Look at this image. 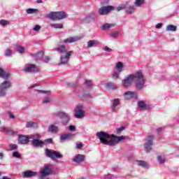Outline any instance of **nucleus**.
I'll return each instance as SVG.
<instances>
[{
  "label": "nucleus",
  "mask_w": 179,
  "mask_h": 179,
  "mask_svg": "<svg viewBox=\"0 0 179 179\" xmlns=\"http://www.w3.org/2000/svg\"><path fill=\"white\" fill-rule=\"evenodd\" d=\"M72 54H73V51H69L66 52L65 55H62L60 57V64L62 65H66V64H68V61H69V58H71V55H72Z\"/></svg>",
  "instance_id": "9b49d317"
},
{
  "label": "nucleus",
  "mask_w": 179,
  "mask_h": 179,
  "mask_svg": "<svg viewBox=\"0 0 179 179\" xmlns=\"http://www.w3.org/2000/svg\"><path fill=\"white\" fill-rule=\"evenodd\" d=\"M50 27L53 29H64V24H50Z\"/></svg>",
  "instance_id": "2f4dec72"
},
{
  "label": "nucleus",
  "mask_w": 179,
  "mask_h": 179,
  "mask_svg": "<svg viewBox=\"0 0 179 179\" xmlns=\"http://www.w3.org/2000/svg\"><path fill=\"white\" fill-rule=\"evenodd\" d=\"M111 110L113 113H117V106H120V99H115L112 101Z\"/></svg>",
  "instance_id": "aec40b11"
},
{
  "label": "nucleus",
  "mask_w": 179,
  "mask_h": 179,
  "mask_svg": "<svg viewBox=\"0 0 179 179\" xmlns=\"http://www.w3.org/2000/svg\"><path fill=\"white\" fill-rule=\"evenodd\" d=\"M85 86H92V81L85 80Z\"/></svg>",
  "instance_id": "09e8293b"
},
{
  "label": "nucleus",
  "mask_w": 179,
  "mask_h": 179,
  "mask_svg": "<svg viewBox=\"0 0 179 179\" xmlns=\"http://www.w3.org/2000/svg\"><path fill=\"white\" fill-rule=\"evenodd\" d=\"M10 76V72H9V70L3 71L0 68V78H2V79H9Z\"/></svg>",
  "instance_id": "f3484780"
},
{
  "label": "nucleus",
  "mask_w": 179,
  "mask_h": 179,
  "mask_svg": "<svg viewBox=\"0 0 179 179\" xmlns=\"http://www.w3.org/2000/svg\"><path fill=\"white\" fill-rule=\"evenodd\" d=\"M96 136H98L102 145H106L107 146H115L117 142H121V141L125 139V137L123 136H117L114 134L110 135L104 131L97 132Z\"/></svg>",
  "instance_id": "f03ea898"
},
{
  "label": "nucleus",
  "mask_w": 179,
  "mask_h": 179,
  "mask_svg": "<svg viewBox=\"0 0 179 179\" xmlns=\"http://www.w3.org/2000/svg\"><path fill=\"white\" fill-rule=\"evenodd\" d=\"M12 86L9 79H5V80L0 84V96H5L6 94V90L10 89Z\"/></svg>",
  "instance_id": "423d86ee"
},
{
  "label": "nucleus",
  "mask_w": 179,
  "mask_h": 179,
  "mask_svg": "<svg viewBox=\"0 0 179 179\" xmlns=\"http://www.w3.org/2000/svg\"><path fill=\"white\" fill-rule=\"evenodd\" d=\"M27 128H37V123L34 122H26Z\"/></svg>",
  "instance_id": "cd10ccee"
},
{
  "label": "nucleus",
  "mask_w": 179,
  "mask_h": 179,
  "mask_svg": "<svg viewBox=\"0 0 179 179\" xmlns=\"http://www.w3.org/2000/svg\"><path fill=\"white\" fill-rule=\"evenodd\" d=\"M104 50H105L106 52H110V51H111V49H110V48H108V47H107V46L105 47Z\"/></svg>",
  "instance_id": "052dcab7"
},
{
  "label": "nucleus",
  "mask_w": 179,
  "mask_h": 179,
  "mask_svg": "<svg viewBox=\"0 0 179 179\" xmlns=\"http://www.w3.org/2000/svg\"><path fill=\"white\" fill-rule=\"evenodd\" d=\"M157 160L161 164L164 163V159H163L160 155L157 157Z\"/></svg>",
  "instance_id": "49530a36"
},
{
  "label": "nucleus",
  "mask_w": 179,
  "mask_h": 179,
  "mask_svg": "<svg viewBox=\"0 0 179 179\" xmlns=\"http://www.w3.org/2000/svg\"><path fill=\"white\" fill-rule=\"evenodd\" d=\"M126 12H127V13H130V15H132V13H134V7L129 6V8H128V10H126Z\"/></svg>",
  "instance_id": "a19ab883"
},
{
  "label": "nucleus",
  "mask_w": 179,
  "mask_h": 179,
  "mask_svg": "<svg viewBox=\"0 0 179 179\" xmlns=\"http://www.w3.org/2000/svg\"><path fill=\"white\" fill-rule=\"evenodd\" d=\"M166 30L167 31H176L177 30V26H174L172 24L167 25L166 27Z\"/></svg>",
  "instance_id": "c85d7f7f"
},
{
  "label": "nucleus",
  "mask_w": 179,
  "mask_h": 179,
  "mask_svg": "<svg viewBox=\"0 0 179 179\" xmlns=\"http://www.w3.org/2000/svg\"><path fill=\"white\" fill-rule=\"evenodd\" d=\"M125 5H122L117 8V12H120V10H123V9H125Z\"/></svg>",
  "instance_id": "a18cd8bd"
},
{
  "label": "nucleus",
  "mask_w": 179,
  "mask_h": 179,
  "mask_svg": "<svg viewBox=\"0 0 179 179\" xmlns=\"http://www.w3.org/2000/svg\"><path fill=\"white\" fill-rule=\"evenodd\" d=\"M3 131H4V132H6L7 134H8V135H13L15 134H17V131H13V130L10 129V128H9V127H4L3 129Z\"/></svg>",
  "instance_id": "393cba45"
},
{
  "label": "nucleus",
  "mask_w": 179,
  "mask_h": 179,
  "mask_svg": "<svg viewBox=\"0 0 179 179\" xmlns=\"http://www.w3.org/2000/svg\"><path fill=\"white\" fill-rule=\"evenodd\" d=\"M52 173V169L50 167V165H46L43 167V170L41 171V175L39 179H48L45 177L46 176H50Z\"/></svg>",
  "instance_id": "6e6552de"
},
{
  "label": "nucleus",
  "mask_w": 179,
  "mask_h": 179,
  "mask_svg": "<svg viewBox=\"0 0 179 179\" xmlns=\"http://www.w3.org/2000/svg\"><path fill=\"white\" fill-rule=\"evenodd\" d=\"M50 57H48V56H46L45 57V62H50Z\"/></svg>",
  "instance_id": "bf43d9fd"
},
{
  "label": "nucleus",
  "mask_w": 179,
  "mask_h": 179,
  "mask_svg": "<svg viewBox=\"0 0 179 179\" xmlns=\"http://www.w3.org/2000/svg\"><path fill=\"white\" fill-rule=\"evenodd\" d=\"M83 38V35H80L73 37H69L64 39V43H76V41H79V40H82Z\"/></svg>",
  "instance_id": "dca6fc26"
},
{
  "label": "nucleus",
  "mask_w": 179,
  "mask_h": 179,
  "mask_svg": "<svg viewBox=\"0 0 179 179\" xmlns=\"http://www.w3.org/2000/svg\"><path fill=\"white\" fill-rule=\"evenodd\" d=\"M45 153L47 157H50L53 162H56L57 163L58 160L57 159H62V155L61 153L56 151H51L48 148L45 150Z\"/></svg>",
  "instance_id": "39448f33"
},
{
  "label": "nucleus",
  "mask_w": 179,
  "mask_h": 179,
  "mask_svg": "<svg viewBox=\"0 0 179 179\" xmlns=\"http://www.w3.org/2000/svg\"><path fill=\"white\" fill-rule=\"evenodd\" d=\"M0 159H3V154L2 152H0Z\"/></svg>",
  "instance_id": "680f3d73"
},
{
  "label": "nucleus",
  "mask_w": 179,
  "mask_h": 179,
  "mask_svg": "<svg viewBox=\"0 0 179 179\" xmlns=\"http://www.w3.org/2000/svg\"><path fill=\"white\" fill-rule=\"evenodd\" d=\"M43 103L44 104H47V103H50V98H47L45 99H43Z\"/></svg>",
  "instance_id": "6e6d98bb"
},
{
  "label": "nucleus",
  "mask_w": 179,
  "mask_h": 179,
  "mask_svg": "<svg viewBox=\"0 0 179 179\" xmlns=\"http://www.w3.org/2000/svg\"><path fill=\"white\" fill-rule=\"evenodd\" d=\"M76 148L77 149H82L83 148V143H77Z\"/></svg>",
  "instance_id": "8fccbe9b"
},
{
  "label": "nucleus",
  "mask_w": 179,
  "mask_h": 179,
  "mask_svg": "<svg viewBox=\"0 0 179 179\" xmlns=\"http://www.w3.org/2000/svg\"><path fill=\"white\" fill-rule=\"evenodd\" d=\"M134 3L136 6H141V5H143V3H145V0H136Z\"/></svg>",
  "instance_id": "72a5a7b5"
},
{
  "label": "nucleus",
  "mask_w": 179,
  "mask_h": 179,
  "mask_svg": "<svg viewBox=\"0 0 179 179\" xmlns=\"http://www.w3.org/2000/svg\"><path fill=\"white\" fill-rule=\"evenodd\" d=\"M44 145H50L52 143V138H46L43 141Z\"/></svg>",
  "instance_id": "e433bc0d"
},
{
  "label": "nucleus",
  "mask_w": 179,
  "mask_h": 179,
  "mask_svg": "<svg viewBox=\"0 0 179 179\" xmlns=\"http://www.w3.org/2000/svg\"><path fill=\"white\" fill-rule=\"evenodd\" d=\"M125 100H131L134 97L136 96V92L128 91L126 92L124 94Z\"/></svg>",
  "instance_id": "6ab92c4d"
},
{
  "label": "nucleus",
  "mask_w": 179,
  "mask_h": 179,
  "mask_svg": "<svg viewBox=\"0 0 179 179\" xmlns=\"http://www.w3.org/2000/svg\"><path fill=\"white\" fill-rule=\"evenodd\" d=\"M17 52H20L21 54L24 52V48L19 46L17 49Z\"/></svg>",
  "instance_id": "c03bdc74"
},
{
  "label": "nucleus",
  "mask_w": 179,
  "mask_h": 179,
  "mask_svg": "<svg viewBox=\"0 0 179 179\" xmlns=\"http://www.w3.org/2000/svg\"><path fill=\"white\" fill-rule=\"evenodd\" d=\"M12 55V49L8 48L5 52L6 57H10Z\"/></svg>",
  "instance_id": "c9c22d12"
},
{
  "label": "nucleus",
  "mask_w": 179,
  "mask_h": 179,
  "mask_svg": "<svg viewBox=\"0 0 179 179\" xmlns=\"http://www.w3.org/2000/svg\"><path fill=\"white\" fill-rule=\"evenodd\" d=\"M41 29V27L40 25H36L35 27L34 28V30L35 31H38Z\"/></svg>",
  "instance_id": "603ef678"
},
{
  "label": "nucleus",
  "mask_w": 179,
  "mask_h": 179,
  "mask_svg": "<svg viewBox=\"0 0 179 179\" xmlns=\"http://www.w3.org/2000/svg\"><path fill=\"white\" fill-rule=\"evenodd\" d=\"M73 160L75 162V163H83V162L85 161V155L78 154L75 156Z\"/></svg>",
  "instance_id": "412c9836"
},
{
  "label": "nucleus",
  "mask_w": 179,
  "mask_h": 179,
  "mask_svg": "<svg viewBox=\"0 0 179 179\" xmlns=\"http://www.w3.org/2000/svg\"><path fill=\"white\" fill-rule=\"evenodd\" d=\"M0 24H1V26H6V24H9V21L6 20H1Z\"/></svg>",
  "instance_id": "4c0bfd02"
},
{
  "label": "nucleus",
  "mask_w": 179,
  "mask_h": 179,
  "mask_svg": "<svg viewBox=\"0 0 179 179\" xmlns=\"http://www.w3.org/2000/svg\"><path fill=\"white\" fill-rule=\"evenodd\" d=\"M133 82H134L136 89L138 90H142L143 89V86H145V78L141 71H136L133 74L127 76L122 81V86L124 87H129Z\"/></svg>",
  "instance_id": "f257e3e1"
},
{
  "label": "nucleus",
  "mask_w": 179,
  "mask_h": 179,
  "mask_svg": "<svg viewBox=\"0 0 179 179\" xmlns=\"http://www.w3.org/2000/svg\"><path fill=\"white\" fill-rule=\"evenodd\" d=\"M0 176H1V172H0Z\"/></svg>",
  "instance_id": "338daca9"
},
{
  "label": "nucleus",
  "mask_w": 179,
  "mask_h": 179,
  "mask_svg": "<svg viewBox=\"0 0 179 179\" xmlns=\"http://www.w3.org/2000/svg\"><path fill=\"white\" fill-rule=\"evenodd\" d=\"M99 45V42L96 40L89 41L87 43V48H92V47H97Z\"/></svg>",
  "instance_id": "5701e85b"
},
{
  "label": "nucleus",
  "mask_w": 179,
  "mask_h": 179,
  "mask_svg": "<svg viewBox=\"0 0 179 179\" xmlns=\"http://www.w3.org/2000/svg\"><path fill=\"white\" fill-rule=\"evenodd\" d=\"M73 138V134L72 133H67L65 134H62L60 136L61 141H69Z\"/></svg>",
  "instance_id": "4be33fe9"
},
{
  "label": "nucleus",
  "mask_w": 179,
  "mask_h": 179,
  "mask_svg": "<svg viewBox=\"0 0 179 179\" xmlns=\"http://www.w3.org/2000/svg\"><path fill=\"white\" fill-rule=\"evenodd\" d=\"M81 179H84V178H81Z\"/></svg>",
  "instance_id": "774afa93"
},
{
  "label": "nucleus",
  "mask_w": 179,
  "mask_h": 179,
  "mask_svg": "<svg viewBox=\"0 0 179 179\" xmlns=\"http://www.w3.org/2000/svg\"><path fill=\"white\" fill-rule=\"evenodd\" d=\"M57 52H66V48L64 45H61L57 48Z\"/></svg>",
  "instance_id": "7c9ffc66"
},
{
  "label": "nucleus",
  "mask_w": 179,
  "mask_h": 179,
  "mask_svg": "<svg viewBox=\"0 0 179 179\" xmlns=\"http://www.w3.org/2000/svg\"><path fill=\"white\" fill-rule=\"evenodd\" d=\"M22 176L24 178H30L31 177H36V176H37V172L26 171L23 172Z\"/></svg>",
  "instance_id": "a211bd4d"
},
{
  "label": "nucleus",
  "mask_w": 179,
  "mask_h": 179,
  "mask_svg": "<svg viewBox=\"0 0 179 179\" xmlns=\"http://www.w3.org/2000/svg\"><path fill=\"white\" fill-rule=\"evenodd\" d=\"M74 117H76V118H83V117H85V110H83V106L80 103H78L74 109Z\"/></svg>",
  "instance_id": "0eeeda50"
},
{
  "label": "nucleus",
  "mask_w": 179,
  "mask_h": 179,
  "mask_svg": "<svg viewBox=\"0 0 179 179\" xmlns=\"http://www.w3.org/2000/svg\"><path fill=\"white\" fill-rule=\"evenodd\" d=\"M9 148L10 150H16V149H17V145L16 144H10Z\"/></svg>",
  "instance_id": "58836bf2"
},
{
  "label": "nucleus",
  "mask_w": 179,
  "mask_h": 179,
  "mask_svg": "<svg viewBox=\"0 0 179 179\" xmlns=\"http://www.w3.org/2000/svg\"><path fill=\"white\" fill-rule=\"evenodd\" d=\"M36 86H37V84H34L33 85L31 86V89H34V87H36Z\"/></svg>",
  "instance_id": "0e129e2a"
},
{
  "label": "nucleus",
  "mask_w": 179,
  "mask_h": 179,
  "mask_svg": "<svg viewBox=\"0 0 179 179\" xmlns=\"http://www.w3.org/2000/svg\"><path fill=\"white\" fill-rule=\"evenodd\" d=\"M110 27H112L111 24L106 23L103 25L102 30H108Z\"/></svg>",
  "instance_id": "f704fd0d"
},
{
  "label": "nucleus",
  "mask_w": 179,
  "mask_h": 179,
  "mask_svg": "<svg viewBox=\"0 0 179 179\" xmlns=\"http://www.w3.org/2000/svg\"><path fill=\"white\" fill-rule=\"evenodd\" d=\"M153 139H155V136L151 135L148 136V141L144 145V148L146 149L148 153L152 150V146L153 145Z\"/></svg>",
  "instance_id": "f8f14e48"
},
{
  "label": "nucleus",
  "mask_w": 179,
  "mask_h": 179,
  "mask_svg": "<svg viewBox=\"0 0 179 179\" xmlns=\"http://www.w3.org/2000/svg\"><path fill=\"white\" fill-rule=\"evenodd\" d=\"M138 166L143 167V169H149V165L146 162L144 161H137Z\"/></svg>",
  "instance_id": "a878e982"
},
{
  "label": "nucleus",
  "mask_w": 179,
  "mask_h": 179,
  "mask_svg": "<svg viewBox=\"0 0 179 179\" xmlns=\"http://www.w3.org/2000/svg\"><path fill=\"white\" fill-rule=\"evenodd\" d=\"M55 117H59L62 120L63 125H66L69 122L71 118L65 112H57L55 113Z\"/></svg>",
  "instance_id": "1a4fd4ad"
},
{
  "label": "nucleus",
  "mask_w": 179,
  "mask_h": 179,
  "mask_svg": "<svg viewBox=\"0 0 179 179\" xmlns=\"http://www.w3.org/2000/svg\"><path fill=\"white\" fill-rule=\"evenodd\" d=\"M37 3H43V0H37Z\"/></svg>",
  "instance_id": "e2e57ef3"
},
{
  "label": "nucleus",
  "mask_w": 179,
  "mask_h": 179,
  "mask_svg": "<svg viewBox=\"0 0 179 179\" xmlns=\"http://www.w3.org/2000/svg\"><path fill=\"white\" fill-rule=\"evenodd\" d=\"M112 78L115 79V78H120V74L118 73H115L113 74Z\"/></svg>",
  "instance_id": "864d4df0"
},
{
  "label": "nucleus",
  "mask_w": 179,
  "mask_h": 179,
  "mask_svg": "<svg viewBox=\"0 0 179 179\" xmlns=\"http://www.w3.org/2000/svg\"><path fill=\"white\" fill-rule=\"evenodd\" d=\"M116 69L118 72H122V68H124V64L121 62H118L115 66Z\"/></svg>",
  "instance_id": "c756f323"
},
{
  "label": "nucleus",
  "mask_w": 179,
  "mask_h": 179,
  "mask_svg": "<svg viewBox=\"0 0 179 179\" xmlns=\"http://www.w3.org/2000/svg\"><path fill=\"white\" fill-rule=\"evenodd\" d=\"M113 10H115V7L113 6H107L101 7L99 9L98 13L99 15H108L110 12H113Z\"/></svg>",
  "instance_id": "9d476101"
},
{
  "label": "nucleus",
  "mask_w": 179,
  "mask_h": 179,
  "mask_svg": "<svg viewBox=\"0 0 179 179\" xmlns=\"http://www.w3.org/2000/svg\"><path fill=\"white\" fill-rule=\"evenodd\" d=\"M124 128L123 127H119L116 129L117 134H120V132H122L124 131Z\"/></svg>",
  "instance_id": "de8ad7c7"
},
{
  "label": "nucleus",
  "mask_w": 179,
  "mask_h": 179,
  "mask_svg": "<svg viewBox=\"0 0 179 179\" xmlns=\"http://www.w3.org/2000/svg\"><path fill=\"white\" fill-rule=\"evenodd\" d=\"M48 131L51 132L52 134H55V133L58 132V127H57L54 124H51L49 127Z\"/></svg>",
  "instance_id": "b1692460"
},
{
  "label": "nucleus",
  "mask_w": 179,
  "mask_h": 179,
  "mask_svg": "<svg viewBox=\"0 0 179 179\" xmlns=\"http://www.w3.org/2000/svg\"><path fill=\"white\" fill-rule=\"evenodd\" d=\"M23 71L27 73H37L40 71V69L36 64H29L28 66L24 68Z\"/></svg>",
  "instance_id": "ddd939ff"
},
{
  "label": "nucleus",
  "mask_w": 179,
  "mask_h": 179,
  "mask_svg": "<svg viewBox=\"0 0 179 179\" xmlns=\"http://www.w3.org/2000/svg\"><path fill=\"white\" fill-rule=\"evenodd\" d=\"M30 136H24V135H20L19 138H18V143L20 145H27L29 142H30Z\"/></svg>",
  "instance_id": "4468645a"
},
{
  "label": "nucleus",
  "mask_w": 179,
  "mask_h": 179,
  "mask_svg": "<svg viewBox=\"0 0 179 179\" xmlns=\"http://www.w3.org/2000/svg\"><path fill=\"white\" fill-rule=\"evenodd\" d=\"M29 138L32 139L31 145L34 148H43L44 146V141L41 140V135L38 133H34L29 135Z\"/></svg>",
  "instance_id": "7ed1b4c3"
},
{
  "label": "nucleus",
  "mask_w": 179,
  "mask_h": 179,
  "mask_svg": "<svg viewBox=\"0 0 179 179\" xmlns=\"http://www.w3.org/2000/svg\"><path fill=\"white\" fill-rule=\"evenodd\" d=\"M157 132H162V128L157 129Z\"/></svg>",
  "instance_id": "69168bd1"
},
{
  "label": "nucleus",
  "mask_w": 179,
  "mask_h": 179,
  "mask_svg": "<svg viewBox=\"0 0 179 179\" xmlns=\"http://www.w3.org/2000/svg\"><path fill=\"white\" fill-rule=\"evenodd\" d=\"M13 157H15L16 159H20V157H22L20 154H19V152H13Z\"/></svg>",
  "instance_id": "ea45409f"
},
{
  "label": "nucleus",
  "mask_w": 179,
  "mask_h": 179,
  "mask_svg": "<svg viewBox=\"0 0 179 179\" xmlns=\"http://www.w3.org/2000/svg\"><path fill=\"white\" fill-rule=\"evenodd\" d=\"M137 104L138 106V108H140V110H142V111H145L146 110L150 109V106L146 103V101H138Z\"/></svg>",
  "instance_id": "2eb2a0df"
},
{
  "label": "nucleus",
  "mask_w": 179,
  "mask_h": 179,
  "mask_svg": "<svg viewBox=\"0 0 179 179\" xmlns=\"http://www.w3.org/2000/svg\"><path fill=\"white\" fill-rule=\"evenodd\" d=\"M38 93H43V94H48V93H51V91L48 90V91H44V90H36Z\"/></svg>",
  "instance_id": "79ce46f5"
},
{
  "label": "nucleus",
  "mask_w": 179,
  "mask_h": 179,
  "mask_svg": "<svg viewBox=\"0 0 179 179\" xmlns=\"http://www.w3.org/2000/svg\"><path fill=\"white\" fill-rule=\"evenodd\" d=\"M162 26H163V24H162V23H158V24L156 25V29H162Z\"/></svg>",
  "instance_id": "13d9d810"
},
{
  "label": "nucleus",
  "mask_w": 179,
  "mask_h": 179,
  "mask_svg": "<svg viewBox=\"0 0 179 179\" xmlns=\"http://www.w3.org/2000/svg\"><path fill=\"white\" fill-rule=\"evenodd\" d=\"M34 57L36 61H40V59H43V57H44V52L40 51L36 55H34Z\"/></svg>",
  "instance_id": "bb28decb"
},
{
  "label": "nucleus",
  "mask_w": 179,
  "mask_h": 179,
  "mask_svg": "<svg viewBox=\"0 0 179 179\" xmlns=\"http://www.w3.org/2000/svg\"><path fill=\"white\" fill-rule=\"evenodd\" d=\"M110 36L114 38H116V37H118V32H111L110 33Z\"/></svg>",
  "instance_id": "37998d69"
},
{
  "label": "nucleus",
  "mask_w": 179,
  "mask_h": 179,
  "mask_svg": "<svg viewBox=\"0 0 179 179\" xmlns=\"http://www.w3.org/2000/svg\"><path fill=\"white\" fill-rule=\"evenodd\" d=\"M8 114L9 115L10 118H11V119L15 118V115H13L12 113L8 112Z\"/></svg>",
  "instance_id": "4d7b16f0"
},
{
  "label": "nucleus",
  "mask_w": 179,
  "mask_h": 179,
  "mask_svg": "<svg viewBox=\"0 0 179 179\" xmlns=\"http://www.w3.org/2000/svg\"><path fill=\"white\" fill-rule=\"evenodd\" d=\"M107 86H108V87H109V89H113V90L117 89V86H115V85H110V83H108Z\"/></svg>",
  "instance_id": "3c124183"
},
{
  "label": "nucleus",
  "mask_w": 179,
  "mask_h": 179,
  "mask_svg": "<svg viewBox=\"0 0 179 179\" xmlns=\"http://www.w3.org/2000/svg\"><path fill=\"white\" fill-rule=\"evenodd\" d=\"M69 130L70 131H76V128L73 125H70L69 126Z\"/></svg>",
  "instance_id": "5fc2aeb1"
},
{
  "label": "nucleus",
  "mask_w": 179,
  "mask_h": 179,
  "mask_svg": "<svg viewBox=\"0 0 179 179\" xmlns=\"http://www.w3.org/2000/svg\"><path fill=\"white\" fill-rule=\"evenodd\" d=\"M47 17L51 20H62V19L66 17V13L64 11H52L48 15Z\"/></svg>",
  "instance_id": "20e7f679"
},
{
  "label": "nucleus",
  "mask_w": 179,
  "mask_h": 179,
  "mask_svg": "<svg viewBox=\"0 0 179 179\" xmlns=\"http://www.w3.org/2000/svg\"><path fill=\"white\" fill-rule=\"evenodd\" d=\"M26 12L27 13H28V15H31L33 13H37V12H38V10L34 8H28L27 9Z\"/></svg>",
  "instance_id": "473e14b6"
}]
</instances>
